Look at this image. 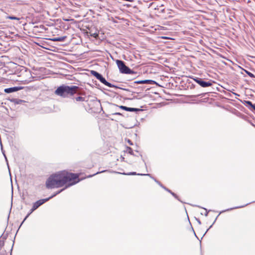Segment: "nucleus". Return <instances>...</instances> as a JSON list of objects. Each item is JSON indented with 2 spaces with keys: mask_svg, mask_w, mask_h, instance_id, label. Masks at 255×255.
<instances>
[{
  "mask_svg": "<svg viewBox=\"0 0 255 255\" xmlns=\"http://www.w3.org/2000/svg\"><path fill=\"white\" fill-rule=\"evenodd\" d=\"M13 246H14V241L13 242L12 246L11 249V250H10V255H11L12 251V249H13Z\"/></svg>",
  "mask_w": 255,
  "mask_h": 255,
  "instance_id": "53",
  "label": "nucleus"
},
{
  "mask_svg": "<svg viewBox=\"0 0 255 255\" xmlns=\"http://www.w3.org/2000/svg\"><path fill=\"white\" fill-rule=\"evenodd\" d=\"M121 90H124V91H128L129 92L130 91V90L128 89H127V88H122L121 87Z\"/></svg>",
  "mask_w": 255,
  "mask_h": 255,
  "instance_id": "46",
  "label": "nucleus"
},
{
  "mask_svg": "<svg viewBox=\"0 0 255 255\" xmlns=\"http://www.w3.org/2000/svg\"><path fill=\"white\" fill-rule=\"evenodd\" d=\"M151 179H152L158 185L159 184V183L160 182V181H159L158 180H157L155 177H154L153 176H151L150 177Z\"/></svg>",
  "mask_w": 255,
  "mask_h": 255,
  "instance_id": "38",
  "label": "nucleus"
},
{
  "mask_svg": "<svg viewBox=\"0 0 255 255\" xmlns=\"http://www.w3.org/2000/svg\"><path fill=\"white\" fill-rule=\"evenodd\" d=\"M189 78L194 80L198 86L203 88L212 87L216 82L212 79L203 78L194 76H189Z\"/></svg>",
  "mask_w": 255,
  "mask_h": 255,
  "instance_id": "4",
  "label": "nucleus"
},
{
  "mask_svg": "<svg viewBox=\"0 0 255 255\" xmlns=\"http://www.w3.org/2000/svg\"><path fill=\"white\" fill-rule=\"evenodd\" d=\"M160 12L161 13V14L160 16L163 19H168L173 17V15H172L173 11L171 10L163 8L161 10Z\"/></svg>",
  "mask_w": 255,
  "mask_h": 255,
  "instance_id": "10",
  "label": "nucleus"
},
{
  "mask_svg": "<svg viewBox=\"0 0 255 255\" xmlns=\"http://www.w3.org/2000/svg\"><path fill=\"white\" fill-rule=\"evenodd\" d=\"M210 229L209 228H208L207 229H206V232H205V233L203 234L202 237V239L203 238V237L206 235V234L208 232V231Z\"/></svg>",
  "mask_w": 255,
  "mask_h": 255,
  "instance_id": "50",
  "label": "nucleus"
},
{
  "mask_svg": "<svg viewBox=\"0 0 255 255\" xmlns=\"http://www.w3.org/2000/svg\"><path fill=\"white\" fill-rule=\"evenodd\" d=\"M9 100L11 102L13 103L14 104H16V105L22 104L23 103H26V102L25 101L20 100L19 99H16V98L9 99Z\"/></svg>",
  "mask_w": 255,
  "mask_h": 255,
  "instance_id": "18",
  "label": "nucleus"
},
{
  "mask_svg": "<svg viewBox=\"0 0 255 255\" xmlns=\"http://www.w3.org/2000/svg\"><path fill=\"white\" fill-rule=\"evenodd\" d=\"M173 196L175 199H176L177 200H178L179 201H180V202H181L183 203V202H182V201L179 199V198L178 196L176 194L174 193V194L173 195Z\"/></svg>",
  "mask_w": 255,
  "mask_h": 255,
  "instance_id": "35",
  "label": "nucleus"
},
{
  "mask_svg": "<svg viewBox=\"0 0 255 255\" xmlns=\"http://www.w3.org/2000/svg\"><path fill=\"white\" fill-rule=\"evenodd\" d=\"M106 86L109 87H110V88H114L115 89H121V87H119L117 85H114V84H113L109 82H107Z\"/></svg>",
  "mask_w": 255,
  "mask_h": 255,
  "instance_id": "21",
  "label": "nucleus"
},
{
  "mask_svg": "<svg viewBox=\"0 0 255 255\" xmlns=\"http://www.w3.org/2000/svg\"><path fill=\"white\" fill-rule=\"evenodd\" d=\"M77 89H80V87L62 84L57 87L54 91V94L63 98H70L71 96L76 94L75 90Z\"/></svg>",
  "mask_w": 255,
  "mask_h": 255,
  "instance_id": "2",
  "label": "nucleus"
},
{
  "mask_svg": "<svg viewBox=\"0 0 255 255\" xmlns=\"http://www.w3.org/2000/svg\"><path fill=\"white\" fill-rule=\"evenodd\" d=\"M105 6L104 5H100V8L105 7Z\"/></svg>",
  "mask_w": 255,
  "mask_h": 255,
  "instance_id": "56",
  "label": "nucleus"
},
{
  "mask_svg": "<svg viewBox=\"0 0 255 255\" xmlns=\"http://www.w3.org/2000/svg\"><path fill=\"white\" fill-rule=\"evenodd\" d=\"M44 39L54 42H58L61 45H63L64 43L65 44H68L72 40L71 36H68L67 35H58L57 36H55L54 35H53V37L51 38H45Z\"/></svg>",
  "mask_w": 255,
  "mask_h": 255,
  "instance_id": "6",
  "label": "nucleus"
},
{
  "mask_svg": "<svg viewBox=\"0 0 255 255\" xmlns=\"http://www.w3.org/2000/svg\"><path fill=\"white\" fill-rule=\"evenodd\" d=\"M35 210L32 207L28 213L27 214L28 216H30Z\"/></svg>",
  "mask_w": 255,
  "mask_h": 255,
  "instance_id": "33",
  "label": "nucleus"
},
{
  "mask_svg": "<svg viewBox=\"0 0 255 255\" xmlns=\"http://www.w3.org/2000/svg\"><path fill=\"white\" fill-rule=\"evenodd\" d=\"M127 142H128V143L130 145H132L133 144L132 141L130 140L129 139H127Z\"/></svg>",
  "mask_w": 255,
  "mask_h": 255,
  "instance_id": "40",
  "label": "nucleus"
},
{
  "mask_svg": "<svg viewBox=\"0 0 255 255\" xmlns=\"http://www.w3.org/2000/svg\"><path fill=\"white\" fill-rule=\"evenodd\" d=\"M198 87L197 86H196V85L194 84H192L191 85V87H190V89H196Z\"/></svg>",
  "mask_w": 255,
  "mask_h": 255,
  "instance_id": "39",
  "label": "nucleus"
},
{
  "mask_svg": "<svg viewBox=\"0 0 255 255\" xmlns=\"http://www.w3.org/2000/svg\"><path fill=\"white\" fill-rule=\"evenodd\" d=\"M7 236H8L7 234H6L5 235H4L3 234H2L0 238V239L1 238L2 239V240L4 241L6 239Z\"/></svg>",
  "mask_w": 255,
  "mask_h": 255,
  "instance_id": "32",
  "label": "nucleus"
},
{
  "mask_svg": "<svg viewBox=\"0 0 255 255\" xmlns=\"http://www.w3.org/2000/svg\"><path fill=\"white\" fill-rule=\"evenodd\" d=\"M43 47L44 48L46 49H49L48 48H46V47Z\"/></svg>",
  "mask_w": 255,
  "mask_h": 255,
  "instance_id": "61",
  "label": "nucleus"
},
{
  "mask_svg": "<svg viewBox=\"0 0 255 255\" xmlns=\"http://www.w3.org/2000/svg\"><path fill=\"white\" fill-rule=\"evenodd\" d=\"M191 228L192 231L193 232L195 236L196 237V238L198 240H199V238H198L197 236L196 235V233H195V231H194V229H193V227L191 226Z\"/></svg>",
  "mask_w": 255,
  "mask_h": 255,
  "instance_id": "44",
  "label": "nucleus"
},
{
  "mask_svg": "<svg viewBox=\"0 0 255 255\" xmlns=\"http://www.w3.org/2000/svg\"><path fill=\"white\" fill-rule=\"evenodd\" d=\"M243 70L251 78H255V75H254V74H253L251 72H250L248 70H246V69H243Z\"/></svg>",
  "mask_w": 255,
  "mask_h": 255,
  "instance_id": "24",
  "label": "nucleus"
},
{
  "mask_svg": "<svg viewBox=\"0 0 255 255\" xmlns=\"http://www.w3.org/2000/svg\"><path fill=\"white\" fill-rule=\"evenodd\" d=\"M125 152L129 153L130 155H134L133 149L129 146H126V150Z\"/></svg>",
  "mask_w": 255,
  "mask_h": 255,
  "instance_id": "22",
  "label": "nucleus"
},
{
  "mask_svg": "<svg viewBox=\"0 0 255 255\" xmlns=\"http://www.w3.org/2000/svg\"><path fill=\"white\" fill-rule=\"evenodd\" d=\"M7 18L12 20H19V18L14 16H7Z\"/></svg>",
  "mask_w": 255,
  "mask_h": 255,
  "instance_id": "28",
  "label": "nucleus"
},
{
  "mask_svg": "<svg viewBox=\"0 0 255 255\" xmlns=\"http://www.w3.org/2000/svg\"><path fill=\"white\" fill-rule=\"evenodd\" d=\"M2 154H3V156H4V158H5V161H6V162H7V164L8 165V161H7V159L6 156V155H5V153H4V151H3L2 150Z\"/></svg>",
  "mask_w": 255,
  "mask_h": 255,
  "instance_id": "42",
  "label": "nucleus"
},
{
  "mask_svg": "<svg viewBox=\"0 0 255 255\" xmlns=\"http://www.w3.org/2000/svg\"><path fill=\"white\" fill-rule=\"evenodd\" d=\"M81 88L80 87V89H77L75 90L76 94H74L73 96H71L70 97V99L73 100L74 102H84L86 101V98L85 97H83L81 93Z\"/></svg>",
  "mask_w": 255,
  "mask_h": 255,
  "instance_id": "7",
  "label": "nucleus"
},
{
  "mask_svg": "<svg viewBox=\"0 0 255 255\" xmlns=\"http://www.w3.org/2000/svg\"><path fill=\"white\" fill-rule=\"evenodd\" d=\"M107 171H108L107 170H102L101 171H98V172H97L96 173H94L93 174L88 175V176H87L85 177L77 179V180H76L75 181L67 183L66 184H65L64 185V186H65V187L63 188H62L61 189H60V190L55 192L50 196H49V197L46 198L47 199V201H48L51 199L53 198V197H54L56 195H57L61 193L62 192H63L64 190H65L66 189H67V188H69V187H71V186H72L73 185H74L76 184L77 183H79L80 181H81L83 179H85L86 178H91V177L95 176V175L101 173L105 172H107Z\"/></svg>",
  "mask_w": 255,
  "mask_h": 255,
  "instance_id": "3",
  "label": "nucleus"
},
{
  "mask_svg": "<svg viewBox=\"0 0 255 255\" xmlns=\"http://www.w3.org/2000/svg\"><path fill=\"white\" fill-rule=\"evenodd\" d=\"M139 176H147L150 178L152 176V175L149 173H141V174H138Z\"/></svg>",
  "mask_w": 255,
  "mask_h": 255,
  "instance_id": "34",
  "label": "nucleus"
},
{
  "mask_svg": "<svg viewBox=\"0 0 255 255\" xmlns=\"http://www.w3.org/2000/svg\"><path fill=\"white\" fill-rule=\"evenodd\" d=\"M30 81L25 80L24 84H28Z\"/></svg>",
  "mask_w": 255,
  "mask_h": 255,
  "instance_id": "55",
  "label": "nucleus"
},
{
  "mask_svg": "<svg viewBox=\"0 0 255 255\" xmlns=\"http://www.w3.org/2000/svg\"><path fill=\"white\" fill-rule=\"evenodd\" d=\"M143 110L139 108H131V107H128L127 109V112H136L137 113L138 112L142 111Z\"/></svg>",
  "mask_w": 255,
  "mask_h": 255,
  "instance_id": "20",
  "label": "nucleus"
},
{
  "mask_svg": "<svg viewBox=\"0 0 255 255\" xmlns=\"http://www.w3.org/2000/svg\"><path fill=\"white\" fill-rule=\"evenodd\" d=\"M191 228L192 231L193 232L195 236L196 237V238L198 240H199V238H198L197 236L196 235V233H195V231H194V229H193V227L191 226Z\"/></svg>",
  "mask_w": 255,
  "mask_h": 255,
  "instance_id": "43",
  "label": "nucleus"
},
{
  "mask_svg": "<svg viewBox=\"0 0 255 255\" xmlns=\"http://www.w3.org/2000/svg\"><path fill=\"white\" fill-rule=\"evenodd\" d=\"M24 222H25V221H24V220H23V221H22V222H21V224H20V225H19V227H18V230H17V231L16 233H17L18 231L19 230V229H20V228L21 227V226L22 225V224L24 223ZM16 234H17V233H16ZM16 235V234H15V235L14 240H15V238ZM13 241L14 242V240H13Z\"/></svg>",
  "mask_w": 255,
  "mask_h": 255,
  "instance_id": "36",
  "label": "nucleus"
},
{
  "mask_svg": "<svg viewBox=\"0 0 255 255\" xmlns=\"http://www.w3.org/2000/svg\"><path fill=\"white\" fill-rule=\"evenodd\" d=\"M202 41H202V40H201H201H200V41H199V42H200V43H201V42H202Z\"/></svg>",
  "mask_w": 255,
  "mask_h": 255,
  "instance_id": "59",
  "label": "nucleus"
},
{
  "mask_svg": "<svg viewBox=\"0 0 255 255\" xmlns=\"http://www.w3.org/2000/svg\"><path fill=\"white\" fill-rule=\"evenodd\" d=\"M151 179H152L158 185L159 184V183L160 182V181H159L158 180H157L155 177H154L153 176H151L150 177Z\"/></svg>",
  "mask_w": 255,
  "mask_h": 255,
  "instance_id": "37",
  "label": "nucleus"
},
{
  "mask_svg": "<svg viewBox=\"0 0 255 255\" xmlns=\"http://www.w3.org/2000/svg\"><path fill=\"white\" fill-rule=\"evenodd\" d=\"M133 155V156H137V155L134 154V155Z\"/></svg>",
  "mask_w": 255,
  "mask_h": 255,
  "instance_id": "62",
  "label": "nucleus"
},
{
  "mask_svg": "<svg viewBox=\"0 0 255 255\" xmlns=\"http://www.w3.org/2000/svg\"><path fill=\"white\" fill-rule=\"evenodd\" d=\"M195 220L197 221V222H198V223L199 224V225H201V221L199 219L197 218H196L195 217Z\"/></svg>",
  "mask_w": 255,
  "mask_h": 255,
  "instance_id": "45",
  "label": "nucleus"
},
{
  "mask_svg": "<svg viewBox=\"0 0 255 255\" xmlns=\"http://www.w3.org/2000/svg\"><path fill=\"white\" fill-rule=\"evenodd\" d=\"M200 92H201V89L198 87L196 88V93H197V94L195 95H192L190 97L191 98H197L199 97H203L207 94V93H203V92L201 93Z\"/></svg>",
  "mask_w": 255,
  "mask_h": 255,
  "instance_id": "17",
  "label": "nucleus"
},
{
  "mask_svg": "<svg viewBox=\"0 0 255 255\" xmlns=\"http://www.w3.org/2000/svg\"><path fill=\"white\" fill-rule=\"evenodd\" d=\"M115 62L120 73L130 75H136L137 74L136 72H135L127 66L126 65V63L124 61L120 59H116Z\"/></svg>",
  "mask_w": 255,
  "mask_h": 255,
  "instance_id": "5",
  "label": "nucleus"
},
{
  "mask_svg": "<svg viewBox=\"0 0 255 255\" xmlns=\"http://www.w3.org/2000/svg\"><path fill=\"white\" fill-rule=\"evenodd\" d=\"M1 94H2V93L0 92V95H1Z\"/></svg>",
  "mask_w": 255,
  "mask_h": 255,
  "instance_id": "64",
  "label": "nucleus"
},
{
  "mask_svg": "<svg viewBox=\"0 0 255 255\" xmlns=\"http://www.w3.org/2000/svg\"><path fill=\"white\" fill-rule=\"evenodd\" d=\"M191 36H194V34L193 33H192V34H191Z\"/></svg>",
  "mask_w": 255,
  "mask_h": 255,
  "instance_id": "63",
  "label": "nucleus"
},
{
  "mask_svg": "<svg viewBox=\"0 0 255 255\" xmlns=\"http://www.w3.org/2000/svg\"><path fill=\"white\" fill-rule=\"evenodd\" d=\"M234 114L240 118H241L242 114V113H241L240 112L236 110H235V112L234 113Z\"/></svg>",
  "mask_w": 255,
  "mask_h": 255,
  "instance_id": "27",
  "label": "nucleus"
},
{
  "mask_svg": "<svg viewBox=\"0 0 255 255\" xmlns=\"http://www.w3.org/2000/svg\"><path fill=\"white\" fill-rule=\"evenodd\" d=\"M121 159L122 161H125V157H124L122 155L121 156Z\"/></svg>",
  "mask_w": 255,
  "mask_h": 255,
  "instance_id": "52",
  "label": "nucleus"
},
{
  "mask_svg": "<svg viewBox=\"0 0 255 255\" xmlns=\"http://www.w3.org/2000/svg\"><path fill=\"white\" fill-rule=\"evenodd\" d=\"M23 88L24 87L22 86H14L12 87L5 88L4 89V92L5 93L9 94L17 92L18 91L23 89Z\"/></svg>",
  "mask_w": 255,
  "mask_h": 255,
  "instance_id": "13",
  "label": "nucleus"
},
{
  "mask_svg": "<svg viewBox=\"0 0 255 255\" xmlns=\"http://www.w3.org/2000/svg\"><path fill=\"white\" fill-rule=\"evenodd\" d=\"M241 118H242V119H243V120H245V121H247L248 122V121H249V120H250L249 119V118H248L247 116H246V115H244V114H242V116H241Z\"/></svg>",
  "mask_w": 255,
  "mask_h": 255,
  "instance_id": "30",
  "label": "nucleus"
},
{
  "mask_svg": "<svg viewBox=\"0 0 255 255\" xmlns=\"http://www.w3.org/2000/svg\"><path fill=\"white\" fill-rule=\"evenodd\" d=\"M193 206H195V207H199V208H202L203 209H204L205 211H206V212L204 214V215L207 217L208 216V213L211 211V210H208L206 208H203V207H201L199 206H197V205H193Z\"/></svg>",
  "mask_w": 255,
  "mask_h": 255,
  "instance_id": "25",
  "label": "nucleus"
},
{
  "mask_svg": "<svg viewBox=\"0 0 255 255\" xmlns=\"http://www.w3.org/2000/svg\"><path fill=\"white\" fill-rule=\"evenodd\" d=\"M99 1H102V2H104L105 1V0H99Z\"/></svg>",
  "mask_w": 255,
  "mask_h": 255,
  "instance_id": "57",
  "label": "nucleus"
},
{
  "mask_svg": "<svg viewBox=\"0 0 255 255\" xmlns=\"http://www.w3.org/2000/svg\"><path fill=\"white\" fill-rule=\"evenodd\" d=\"M14 33H0V38L1 39V37L3 36V35L1 34H4L5 35L4 37L6 38L7 39H10L11 41H16L17 39L23 36L22 35L23 33L13 34Z\"/></svg>",
  "mask_w": 255,
  "mask_h": 255,
  "instance_id": "8",
  "label": "nucleus"
},
{
  "mask_svg": "<svg viewBox=\"0 0 255 255\" xmlns=\"http://www.w3.org/2000/svg\"><path fill=\"white\" fill-rule=\"evenodd\" d=\"M114 115H122V113L120 112H116L115 113L113 114Z\"/></svg>",
  "mask_w": 255,
  "mask_h": 255,
  "instance_id": "47",
  "label": "nucleus"
},
{
  "mask_svg": "<svg viewBox=\"0 0 255 255\" xmlns=\"http://www.w3.org/2000/svg\"><path fill=\"white\" fill-rule=\"evenodd\" d=\"M162 188H163L164 190H165V191H166L167 192L168 191V190H169V189L167 188V187H166L165 186H164L161 182L159 183V184H158Z\"/></svg>",
  "mask_w": 255,
  "mask_h": 255,
  "instance_id": "31",
  "label": "nucleus"
},
{
  "mask_svg": "<svg viewBox=\"0 0 255 255\" xmlns=\"http://www.w3.org/2000/svg\"><path fill=\"white\" fill-rule=\"evenodd\" d=\"M168 193H169L171 195H172V196L175 193H174L173 192H172L171 190H169L168 191Z\"/></svg>",
  "mask_w": 255,
  "mask_h": 255,
  "instance_id": "48",
  "label": "nucleus"
},
{
  "mask_svg": "<svg viewBox=\"0 0 255 255\" xmlns=\"http://www.w3.org/2000/svg\"><path fill=\"white\" fill-rule=\"evenodd\" d=\"M248 122L253 127H255V125H254L251 120L248 121Z\"/></svg>",
  "mask_w": 255,
  "mask_h": 255,
  "instance_id": "49",
  "label": "nucleus"
},
{
  "mask_svg": "<svg viewBox=\"0 0 255 255\" xmlns=\"http://www.w3.org/2000/svg\"><path fill=\"white\" fill-rule=\"evenodd\" d=\"M78 179H80L78 174L62 170L50 175L46 181L45 186L49 189L60 188Z\"/></svg>",
  "mask_w": 255,
  "mask_h": 255,
  "instance_id": "1",
  "label": "nucleus"
},
{
  "mask_svg": "<svg viewBox=\"0 0 255 255\" xmlns=\"http://www.w3.org/2000/svg\"><path fill=\"white\" fill-rule=\"evenodd\" d=\"M139 155L141 156V159H142V161L143 162L144 165L145 166H146V162H145V160H144V159H143L142 154L141 153H139Z\"/></svg>",
  "mask_w": 255,
  "mask_h": 255,
  "instance_id": "41",
  "label": "nucleus"
},
{
  "mask_svg": "<svg viewBox=\"0 0 255 255\" xmlns=\"http://www.w3.org/2000/svg\"><path fill=\"white\" fill-rule=\"evenodd\" d=\"M159 39H170L172 40H176V39L175 38L168 37V36H160L157 38Z\"/></svg>",
  "mask_w": 255,
  "mask_h": 255,
  "instance_id": "23",
  "label": "nucleus"
},
{
  "mask_svg": "<svg viewBox=\"0 0 255 255\" xmlns=\"http://www.w3.org/2000/svg\"><path fill=\"white\" fill-rule=\"evenodd\" d=\"M32 33H33V34H35V35H37V33H36V32Z\"/></svg>",
  "mask_w": 255,
  "mask_h": 255,
  "instance_id": "60",
  "label": "nucleus"
},
{
  "mask_svg": "<svg viewBox=\"0 0 255 255\" xmlns=\"http://www.w3.org/2000/svg\"><path fill=\"white\" fill-rule=\"evenodd\" d=\"M255 202V201H252L251 202H250V203H247L245 205H242V206H236V207H233V208H229V209H227L226 210H223L222 211H221L220 212V214L217 216V217L216 218V219H215L214 222L213 223V224L208 228L209 229H210L213 225L214 224V223H215L217 218L218 217V216H219V215L223 212H227V211H231V210H234V209H239V208H243V207H245L246 206H247V205L252 203H254Z\"/></svg>",
  "mask_w": 255,
  "mask_h": 255,
  "instance_id": "12",
  "label": "nucleus"
},
{
  "mask_svg": "<svg viewBox=\"0 0 255 255\" xmlns=\"http://www.w3.org/2000/svg\"><path fill=\"white\" fill-rule=\"evenodd\" d=\"M242 103L250 110L255 113V104H253L250 101L244 100Z\"/></svg>",
  "mask_w": 255,
  "mask_h": 255,
  "instance_id": "14",
  "label": "nucleus"
},
{
  "mask_svg": "<svg viewBox=\"0 0 255 255\" xmlns=\"http://www.w3.org/2000/svg\"><path fill=\"white\" fill-rule=\"evenodd\" d=\"M114 105L116 106H117L120 109L123 110H124V111H127V106H123V105H121V106H118L117 105H116V104H113Z\"/></svg>",
  "mask_w": 255,
  "mask_h": 255,
  "instance_id": "26",
  "label": "nucleus"
},
{
  "mask_svg": "<svg viewBox=\"0 0 255 255\" xmlns=\"http://www.w3.org/2000/svg\"><path fill=\"white\" fill-rule=\"evenodd\" d=\"M113 172H114L117 174H120L122 175H138V174H141V173H137L136 172H119L117 171H112Z\"/></svg>",
  "mask_w": 255,
  "mask_h": 255,
  "instance_id": "19",
  "label": "nucleus"
},
{
  "mask_svg": "<svg viewBox=\"0 0 255 255\" xmlns=\"http://www.w3.org/2000/svg\"><path fill=\"white\" fill-rule=\"evenodd\" d=\"M85 37L88 36L90 38H93L94 39H100L99 37L100 33H82Z\"/></svg>",
  "mask_w": 255,
  "mask_h": 255,
  "instance_id": "16",
  "label": "nucleus"
},
{
  "mask_svg": "<svg viewBox=\"0 0 255 255\" xmlns=\"http://www.w3.org/2000/svg\"><path fill=\"white\" fill-rule=\"evenodd\" d=\"M23 70H24V71H25V72H26V69H25L24 67H23Z\"/></svg>",
  "mask_w": 255,
  "mask_h": 255,
  "instance_id": "58",
  "label": "nucleus"
},
{
  "mask_svg": "<svg viewBox=\"0 0 255 255\" xmlns=\"http://www.w3.org/2000/svg\"><path fill=\"white\" fill-rule=\"evenodd\" d=\"M135 98H136V97H134L133 98H125L126 100H132L133 99H135Z\"/></svg>",
  "mask_w": 255,
  "mask_h": 255,
  "instance_id": "51",
  "label": "nucleus"
},
{
  "mask_svg": "<svg viewBox=\"0 0 255 255\" xmlns=\"http://www.w3.org/2000/svg\"><path fill=\"white\" fill-rule=\"evenodd\" d=\"M29 216H28V215L27 214V215H26V216L24 217V219H23V220H24V221H25V220L28 218V217Z\"/></svg>",
  "mask_w": 255,
  "mask_h": 255,
  "instance_id": "54",
  "label": "nucleus"
},
{
  "mask_svg": "<svg viewBox=\"0 0 255 255\" xmlns=\"http://www.w3.org/2000/svg\"><path fill=\"white\" fill-rule=\"evenodd\" d=\"M133 83L136 84L156 85V86H160V85L157 82L150 79L135 81Z\"/></svg>",
  "mask_w": 255,
  "mask_h": 255,
  "instance_id": "11",
  "label": "nucleus"
},
{
  "mask_svg": "<svg viewBox=\"0 0 255 255\" xmlns=\"http://www.w3.org/2000/svg\"><path fill=\"white\" fill-rule=\"evenodd\" d=\"M47 201H48L46 198L39 199L33 203L32 207L36 210L40 206H41Z\"/></svg>",
  "mask_w": 255,
  "mask_h": 255,
  "instance_id": "15",
  "label": "nucleus"
},
{
  "mask_svg": "<svg viewBox=\"0 0 255 255\" xmlns=\"http://www.w3.org/2000/svg\"><path fill=\"white\" fill-rule=\"evenodd\" d=\"M241 118H242V119H243V120H245V121H247L248 122V121H249V120H250L249 119V118H248L247 116H246V115H244V114H242V116H241Z\"/></svg>",
  "mask_w": 255,
  "mask_h": 255,
  "instance_id": "29",
  "label": "nucleus"
},
{
  "mask_svg": "<svg viewBox=\"0 0 255 255\" xmlns=\"http://www.w3.org/2000/svg\"><path fill=\"white\" fill-rule=\"evenodd\" d=\"M90 72L91 75L94 76L97 79L100 81V82L105 85H106L108 81L101 73L93 70H90Z\"/></svg>",
  "mask_w": 255,
  "mask_h": 255,
  "instance_id": "9",
  "label": "nucleus"
}]
</instances>
